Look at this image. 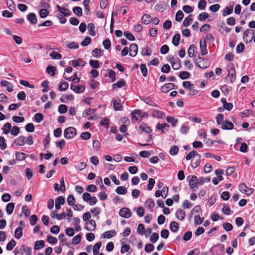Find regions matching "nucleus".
<instances>
[{
    "label": "nucleus",
    "instance_id": "2eb2a0df",
    "mask_svg": "<svg viewBox=\"0 0 255 255\" xmlns=\"http://www.w3.org/2000/svg\"><path fill=\"white\" fill-rule=\"evenodd\" d=\"M176 217L180 221H183L185 218V212L181 209H178L175 213Z\"/></svg>",
    "mask_w": 255,
    "mask_h": 255
},
{
    "label": "nucleus",
    "instance_id": "8fccbe9b",
    "mask_svg": "<svg viewBox=\"0 0 255 255\" xmlns=\"http://www.w3.org/2000/svg\"><path fill=\"white\" fill-rule=\"evenodd\" d=\"M89 64L92 68H98L100 67L99 62L97 60H90Z\"/></svg>",
    "mask_w": 255,
    "mask_h": 255
},
{
    "label": "nucleus",
    "instance_id": "09e8293b",
    "mask_svg": "<svg viewBox=\"0 0 255 255\" xmlns=\"http://www.w3.org/2000/svg\"><path fill=\"white\" fill-rule=\"evenodd\" d=\"M69 86V84L67 82H62L58 87V90L60 91H64L66 90Z\"/></svg>",
    "mask_w": 255,
    "mask_h": 255
},
{
    "label": "nucleus",
    "instance_id": "a19ab883",
    "mask_svg": "<svg viewBox=\"0 0 255 255\" xmlns=\"http://www.w3.org/2000/svg\"><path fill=\"white\" fill-rule=\"evenodd\" d=\"M102 50L100 49L95 48L92 51V55L93 57L99 58L101 56Z\"/></svg>",
    "mask_w": 255,
    "mask_h": 255
},
{
    "label": "nucleus",
    "instance_id": "603ef678",
    "mask_svg": "<svg viewBox=\"0 0 255 255\" xmlns=\"http://www.w3.org/2000/svg\"><path fill=\"white\" fill-rule=\"evenodd\" d=\"M192 237V233L191 231H187L184 234L183 239L184 241L187 242L190 240Z\"/></svg>",
    "mask_w": 255,
    "mask_h": 255
},
{
    "label": "nucleus",
    "instance_id": "dca6fc26",
    "mask_svg": "<svg viewBox=\"0 0 255 255\" xmlns=\"http://www.w3.org/2000/svg\"><path fill=\"white\" fill-rule=\"evenodd\" d=\"M27 19L32 24H35L37 23V17L34 13H29L27 15Z\"/></svg>",
    "mask_w": 255,
    "mask_h": 255
},
{
    "label": "nucleus",
    "instance_id": "412c9836",
    "mask_svg": "<svg viewBox=\"0 0 255 255\" xmlns=\"http://www.w3.org/2000/svg\"><path fill=\"white\" fill-rule=\"evenodd\" d=\"M11 128V124L9 123H5L3 125V126L2 128L3 133H4L5 134H7L9 132Z\"/></svg>",
    "mask_w": 255,
    "mask_h": 255
},
{
    "label": "nucleus",
    "instance_id": "f8f14e48",
    "mask_svg": "<svg viewBox=\"0 0 255 255\" xmlns=\"http://www.w3.org/2000/svg\"><path fill=\"white\" fill-rule=\"evenodd\" d=\"M138 51L137 45L136 44L132 43L129 47V55L131 57L135 56Z\"/></svg>",
    "mask_w": 255,
    "mask_h": 255
},
{
    "label": "nucleus",
    "instance_id": "bb28decb",
    "mask_svg": "<svg viewBox=\"0 0 255 255\" xmlns=\"http://www.w3.org/2000/svg\"><path fill=\"white\" fill-rule=\"evenodd\" d=\"M203 38H201L200 41V47L202 55L204 56L208 53L207 45H202Z\"/></svg>",
    "mask_w": 255,
    "mask_h": 255
},
{
    "label": "nucleus",
    "instance_id": "0eeeda50",
    "mask_svg": "<svg viewBox=\"0 0 255 255\" xmlns=\"http://www.w3.org/2000/svg\"><path fill=\"white\" fill-rule=\"evenodd\" d=\"M234 128V124L227 120H226L224 121V123L221 126V128L224 130H231L233 129Z\"/></svg>",
    "mask_w": 255,
    "mask_h": 255
},
{
    "label": "nucleus",
    "instance_id": "39448f33",
    "mask_svg": "<svg viewBox=\"0 0 255 255\" xmlns=\"http://www.w3.org/2000/svg\"><path fill=\"white\" fill-rule=\"evenodd\" d=\"M156 128L158 130H160L162 133H165L169 130V125L166 123H158L156 125Z\"/></svg>",
    "mask_w": 255,
    "mask_h": 255
},
{
    "label": "nucleus",
    "instance_id": "2f4dec72",
    "mask_svg": "<svg viewBox=\"0 0 255 255\" xmlns=\"http://www.w3.org/2000/svg\"><path fill=\"white\" fill-rule=\"evenodd\" d=\"M23 235L22 233V229L21 227H17L14 232V237L15 238L19 239H20Z\"/></svg>",
    "mask_w": 255,
    "mask_h": 255
},
{
    "label": "nucleus",
    "instance_id": "cd10ccee",
    "mask_svg": "<svg viewBox=\"0 0 255 255\" xmlns=\"http://www.w3.org/2000/svg\"><path fill=\"white\" fill-rule=\"evenodd\" d=\"M200 212H201V209L200 205L195 206L190 212L189 215V219L190 220L192 218L194 214L198 213Z\"/></svg>",
    "mask_w": 255,
    "mask_h": 255
},
{
    "label": "nucleus",
    "instance_id": "6e6d98bb",
    "mask_svg": "<svg viewBox=\"0 0 255 255\" xmlns=\"http://www.w3.org/2000/svg\"><path fill=\"white\" fill-rule=\"evenodd\" d=\"M183 16L184 13L181 10H178L176 14L175 20L179 22L182 20Z\"/></svg>",
    "mask_w": 255,
    "mask_h": 255
},
{
    "label": "nucleus",
    "instance_id": "0e129e2a",
    "mask_svg": "<svg viewBox=\"0 0 255 255\" xmlns=\"http://www.w3.org/2000/svg\"><path fill=\"white\" fill-rule=\"evenodd\" d=\"M189 130V127L186 125V124H184L182 125L181 128L180 129V132L182 134H186L188 133Z\"/></svg>",
    "mask_w": 255,
    "mask_h": 255
},
{
    "label": "nucleus",
    "instance_id": "de8ad7c7",
    "mask_svg": "<svg viewBox=\"0 0 255 255\" xmlns=\"http://www.w3.org/2000/svg\"><path fill=\"white\" fill-rule=\"evenodd\" d=\"M224 115L222 114H219L216 117V122L218 125H220L222 122L224 123Z\"/></svg>",
    "mask_w": 255,
    "mask_h": 255
},
{
    "label": "nucleus",
    "instance_id": "393cba45",
    "mask_svg": "<svg viewBox=\"0 0 255 255\" xmlns=\"http://www.w3.org/2000/svg\"><path fill=\"white\" fill-rule=\"evenodd\" d=\"M195 48H197V47L193 44H192L189 46V49L188 50V54L190 57L193 58L195 56L194 50Z\"/></svg>",
    "mask_w": 255,
    "mask_h": 255
},
{
    "label": "nucleus",
    "instance_id": "9b49d317",
    "mask_svg": "<svg viewBox=\"0 0 255 255\" xmlns=\"http://www.w3.org/2000/svg\"><path fill=\"white\" fill-rule=\"evenodd\" d=\"M65 203V198L64 197L60 196L58 197L55 200V208L57 210L61 208V205Z\"/></svg>",
    "mask_w": 255,
    "mask_h": 255
},
{
    "label": "nucleus",
    "instance_id": "9d476101",
    "mask_svg": "<svg viewBox=\"0 0 255 255\" xmlns=\"http://www.w3.org/2000/svg\"><path fill=\"white\" fill-rule=\"evenodd\" d=\"M86 224L87 226L85 227V229L87 231H93L95 230L96 224V222L94 220H90L88 221Z\"/></svg>",
    "mask_w": 255,
    "mask_h": 255
},
{
    "label": "nucleus",
    "instance_id": "864d4df0",
    "mask_svg": "<svg viewBox=\"0 0 255 255\" xmlns=\"http://www.w3.org/2000/svg\"><path fill=\"white\" fill-rule=\"evenodd\" d=\"M247 189L248 187L244 183H241L239 185V189L242 193H247Z\"/></svg>",
    "mask_w": 255,
    "mask_h": 255
},
{
    "label": "nucleus",
    "instance_id": "338daca9",
    "mask_svg": "<svg viewBox=\"0 0 255 255\" xmlns=\"http://www.w3.org/2000/svg\"><path fill=\"white\" fill-rule=\"evenodd\" d=\"M159 239V235L156 233H153L150 237V241L155 243Z\"/></svg>",
    "mask_w": 255,
    "mask_h": 255
},
{
    "label": "nucleus",
    "instance_id": "69168bd1",
    "mask_svg": "<svg viewBox=\"0 0 255 255\" xmlns=\"http://www.w3.org/2000/svg\"><path fill=\"white\" fill-rule=\"evenodd\" d=\"M209 16V15L208 13L204 12H202L200 14H199L198 16V20L200 21H204Z\"/></svg>",
    "mask_w": 255,
    "mask_h": 255
},
{
    "label": "nucleus",
    "instance_id": "473e14b6",
    "mask_svg": "<svg viewBox=\"0 0 255 255\" xmlns=\"http://www.w3.org/2000/svg\"><path fill=\"white\" fill-rule=\"evenodd\" d=\"M233 6H226L223 10V15L225 16L227 15H230L233 12Z\"/></svg>",
    "mask_w": 255,
    "mask_h": 255
},
{
    "label": "nucleus",
    "instance_id": "4468645a",
    "mask_svg": "<svg viewBox=\"0 0 255 255\" xmlns=\"http://www.w3.org/2000/svg\"><path fill=\"white\" fill-rule=\"evenodd\" d=\"M225 109L227 111H231L233 108V105L231 103H228L225 98H223L221 100Z\"/></svg>",
    "mask_w": 255,
    "mask_h": 255
},
{
    "label": "nucleus",
    "instance_id": "680f3d73",
    "mask_svg": "<svg viewBox=\"0 0 255 255\" xmlns=\"http://www.w3.org/2000/svg\"><path fill=\"white\" fill-rule=\"evenodd\" d=\"M124 35L130 41H133L135 39L134 36L129 31H125L124 33Z\"/></svg>",
    "mask_w": 255,
    "mask_h": 255
},
{
    "label": "nucleus",
    "instance_id": "052dcab7",
    "mask_svg": "<svg viewBox=\"0 0 255 255\" xmlns=\"http://www.w3.org/2000/svg\"><path fill=\"white\" fill-rule=\"evenodd\" d=\"M89 83L93 89H96L99 85V83L94 79H91Z\"/></svg>",
    "mask_w": 255,
    "mask_h": 255
},
{
    "label": "nucleus",
    "instance_id": "b1692460",
    "mask_svg": "<svg viewBox=\"0 0 255 255\" xmlns=\"http://www.w3.org/2000/svg\"><path fill=\"white\" fill-rule=\"evenodd\" d=\"M180 40V35L179 33H176L174 35L172 38V44L175 46H177L179 44V41Z\"/></svg>",
    "mask_w": 255,
    "mask_h": 255
},
{
    "label": "nucleus",
    "instance_id": "49530a36",
    "mask_svg": "<svg viewBox=\"0 0 255 255\" xmlns=\"http://www.w3.org/2000/svg\"><path fill=\"white\" fill-rule=\"evenodd\" d=\"M15 245V241L13 239H11L10 241L7 244L6 249L7 251H11L13 249Z\"/></svg>",
    "mask_w": 255,
    "mask_h": 255
},
{
    "label": "nucleus",
    "instance_id": "c756f323",
    "mask_svg": "<svg viewBox=\"0 0 255 255\" xmlns=\"http://www.w3.org/2000/svg\"><path fill=\"white\" fill-rule=\"evenodd\" d=\"M145 203L147 205V207L148 208L150 212H152V208L154 206V202L152 199H148L147 200Z\"/></svg>",
    "mask_w": 255,
    "mask_h": 255
},
{
    "label": "nucleus",
    "instance_id": "a18cd8bd",
    "mask_svg": "<svg viewBox=\"0 0 255 255\" xmlns=\"http://www.w3.org/2000/svg\"><path fill=\"white\" fill-rule=\"evenodd\" d=\"M16 158L18 160H24L26 156H28V155L27 154H26L25 153L23 152H17L15 154Z\"/></svg>",
    "mask_w": 255,
    "mask_h": 255
},
{
    "label": "nucleus",
    "instance_id": "13d9d810",
    "mask_svg": "<svg viewBox=\"0 0 255 255\" xmlns=\"http://www.w3.org/2000/svg\"><path fill=\"white\" fill-rule=\"evenodd\" d=\"M65 235L64 234H60L59 236V239L60 240V244L62 246L67 245V239L64 238Z\"/></svg>",
    "mask_w": 255,
    "mask_h": 255
},
{
    "label": "nucleus",
    "instance_id": "7c9ffc66",
    "mask_svg": "<svg viewBox=\"0 0 255 255\" xmlns=\"http://www.w3.org/2000/svg\"><path fill=\"white\" fill-rule=\"evenodd\" d=\"M181 60L179 59L178 57L175 58V63L172 64V68L174 70H178L181 68Z\"/></svg>",
    "mask_w": 255,
    "mask_h": 255
},
{
    "label": "nucleus",
    "instance_id": "79ce46f5",
    "mask_svg": "<svg viewBox=\"0 0 255 255\" xmlns=\"http://www.w3.org/2000/svg\"><path fill=\"white\" fill-rule=\"evenodd\" d=\"M116 192L119 194L125 195L127 192V189L123 186H119L116 189Z\"/></svg>",
    "mask_w": 255,
    "mask_h": 255
},
{
    "label": "nucleus",
    "instance_id": "7ed1b4c3",
    "mask_svg": "<svg viewBox=\"0 0 255 255\" xmlns=\"http://www.w3.org/2000/svg\"><path fill=\"white\" fill-rule=\"evenodd\" d=\"M178 88L175 84L167 83L161 86L160 90L162 93H166L172 89H177Z\"/></svg>",
    "mask_w": 255,
    "mask_h": 255
},
{
    "label": "nucleus",
    "instance_id": "5701e85b",
    "mask_svg": "<svg viewBox=\"0 0 255 255\" xmlns=\"http://www.w3.org/2000/svg\"><path fill=\"white\" fill-rule=\"evenodd\" d=\"M166 120L168 123L171 124L172 127H175L178 123V120L175 119L173 117H167Z\"/></svg>",
    "mask_w": 255,
    "mask_h": 255
},
{
    "label": "nucleus",
    "instance_id": "aec40b11",
    "mask_svg": "<svg viewBox=\"0 0 255 255\" xmlns=\"http://www.w3.org/2000/svg\"><path fill=\"white\" fill-rule=\"evenodd\" d=\"M251 32H252L253 34H254V31L253 30L249 29L246 30L244 32L243 39H244V42L246 43H248L251 42L252 40V38L251 39H250V40H248L247 39H246V37L249 36V35Z\"/></svg>",
    "mask_w": 255,
    "mask_h": 255
},
{
    "label": "nucleus",
    "instance_id": "37998d69",
    "mask_svg": "<svg viewBox=\"0 0 255 255\" xmlns=\"http://www.w3.org/2000/svg\"><path fill=\"white\" fill-rule=\"evenodd\" d=\"M153 116L158 118L162 119L165 117V113L159 110L155 111Z\"/></svg>",
    "mask_w": 255,
    "mask_h": 255
},
{
    "label": "nucleus",
    "instance_id": "423d86ee",
    "mask_svg": "<svg viewBox=\"0 0 255 255\" xmlns=\"http://www.w3.org/2000/svg\"><path fill=\"white\" fill-rule=\"evenodd\" d=\"M228 76L230 77V82L233 83L235 81V80L236 79V71H235V67H234V65L233 64H232V66L231 67V69L230 70L228 69Z\"/></svg>",
    "mask_w": 255,
    "mask_h": 255
},
{
    "label": "nucleus",
    "instance_id": "a878e982",
    "mask_svg": "<svg viewBox=\"0 0 255 255\" xmlns=\"http://www.w3.org/2000/svg\"><path fill=\"white\" fill-rule=\"evenodd\" d=\"M14 204L13 203H9L6 206V212L8 215H11L13 211Z\"/></svg>",
    "mask_w": 255,
    "mask_h": 255
},
{
    "label": "nucleus",
    "instance_id": "f3484780",
    "mask_svg": "<svg viewBox=\"0 0 255 255\" xmlns=\"http://www.w3.org/2000/svg\"><path fill=\"white\" fill-rule=\"evenodd\" d=\"M26 142L25 141V136L23 135L19 136L18 137L16 138L14 141V143L17 145L21 146L24 145Z\"/></svg>",
    "mask_w": 255,
    "mask_h": 255
},
{
    "label": "nucleus",
    "instance_id": "5fc2aeb1",
    "mask_svg": "<svg viewBox=\"0 0 255 255\" xmlns=\"http://www.w3.org/2000/svg\"><path fill=\"white\" fill-rule=\"evenodd\" d=\"M178 147L177 145H173L169 150V153L172 155H175L178 153Z\"/></svg>",
    "mask_w": 255,
    "mask_h": 255
},
{
    "label": "nucleus",
    "instance_id": "774afa93",
    "mask_svg": "<svg viewBox=\"0 0 255 255\" xmlns=\"http://www.w3.org/2000/svg\"><path fill=\"white\" fill-rule=\"evenodd\" d=\"M183 10L186 13H190L193 11V8L188 5H185L182 7Z\"/></svg>",
    "mask_w": 255,
    "mask_h": 255
},
{
    "label": "nucleus",
    "instance_id": "4c0bfd02",
    "mask_svg": "<svg viewBox=\"0 0 255 255\" xmlns=\"http://www.w3.org/2000/svg\"><path fill=\"white\" fill-rule=\"evenodd\" d=\"M190 76V73L187 71H181L180 72L178 75L179 77L182 80L187 79L189 78Z\"/></svg>",
    "mask_w": 255,
    "mask_h": 255
},
{
    "label": "nucleus",
    "instance_id": "4d7b16f0",
    "mask_svg": "<svg viewBox=\"0 0 255 255\" xmlns=\"http://www.w3.org/2000/svg\"><path fill=\"white\" fill-rule=\"evenodd\" d=\"M223 228L227 232H229L232 230L233 227L232 225L228 222H225L223 225Z\"/></svg>",
    "mask_w": 255,
    "mask_h": 255
},
{
    "label": "nucleus",
    "instance_id": "6e6552de",
    "mask_svg": "<svg viewBox=\"0 0 255 255\" xmlns=\"http://www.w3.org/2000/svg\"><path fill=\"white\" fill-rule=\"evenodd\" d=\"M119 215L122 217L128 218L131 216V213L128 209L123 208L120 210Z\"/></svg>",
    "mask_w": 255,
    "mask_h": 255
},
{
    "label": "nucleus",
    "instance_id": "1a4fd4ad",
    "mask_svg": "<svg viewBox=\"0 0 255 255\" xmlns=\"http://www.w3.org/2000/svg\"><path fill=\"white\" fill-rule=\"evenodd\" d=\"M70 88L76 93H81L84 92L85 89V87L81 85H74L73 84H71Z\"/></svg>",
    "mask_w": 255,
    "mask_h": 255
},
{
    "label": "nucleus",
    "instance_id": "ea45409f",
    "mask_svg": "<svg viewBox=\"0 0 255 255\" xmlns=\"http://www.w3.org/2000/svg\"><path fill=\"white\" fill-rule=\"evenodd\" d=\"M204 220V218L203 217H200L199 215H197L194 217V224H201L203 222Z\"/></svg>",
    "mask_w": 255,
    "mask_h": 255
},
{
    "label": "nucleus",
    "instance_id": "c9c22d12",
    "mask_svg": "<svg viewBox=\"0 0 255 255\" xmlns=\"http://www.w3.org/2000/svg\"><path fill=\"white\" fill-rule=\"evenodd\" d=\"M102 246V243L101 242H99L96 243L93 247V253L94 255H96L99 254V250Z\"/></svg>",
    "mask_w": 255,
    "mask_h": 255
},
{
    "label": "nucleus",
    "instance_id": "72a5a7b5",
    "mask_svg": "<svg viewBox=\"0 0 255 255\" xmlns=\"http://www.w3.org/2000/svg\"><path fill=\"white\" fill-rule=\"evenodd\" d=\"M88 28L89 30V34L91 36H95L96 35V31L95 30V25L93 23L91 22L88 24Z\"/></svg>",
    "mask_w": 255,
    "mask_h": 255
},
{
    "label": "nucleus",
    "instance_id": "c85d7f7f",
    "mask_svg": "<svg viewBox=\"0 0 255 255\" xmlns=\"http://www.w3.org/2000/svg\"><path fill=\"white\" fill-rule=\"evenodd\" d=\"M126 83L125 81L123 79L121 80L120 81H119L117 83L113 84L112 85V87L113 89H115L117 87L118 88H122L125 86H126Z\"/></svg>",
    "mask_w": 255,
    "mask_h": 255
},
{
    "label": "nucleus",
    "instance_id": "e433bc0d",
    "mask_svg": "<svg viewBox=\"0 0 255 255\" xmlns=\"http://www.w3.org/2000/svg\"><path fill=\"white\" fill-rule=\"evenodd\" d=\"M44 246V242L43 240L37 241L35 243V245L34 247L35 250H39Z\"/></svg>",
    "mask_w": 255,
    "mask_h": 255
},
{
    "label": "nucleus",
    "instance_id": "4be33fe9",
    "mask_svg": "<svg viewBox=\"0 0 255 255\" xmlns=\"http://www.w3.org/2000/svg\"><path fill=\"white\" fill-rule=\"evenodd\" d=\"M85 65V61L81 58H78L76 60L72 61V65L76 67L77 66H82Z\"/></svg>",
    "mask_w": 255,
    "mask_h": 255
},
{
    "label": "nucleus",
    "instance_id": "3c124183",
    "mask_svg": "<svg viewBox=\"0 0 255 255\" xmlns=\"http://www.w3.org/2000/svg\"><path fill=\"white\" fill-rule=\"evenodd\" d=\"M55 68L54 66H48L46 68V72L49 74H51V76L55 75Z\"/></svg>",
    "mask_w": 255,
    "mask_h": 255
},
{
    "label": "nucleus",
    "instance_id": "e2e57ef3",
    "mask_svg": "<svg viewBox=\"0 0 255 255\" xmlns=\"http://www.w3.org/2000/svg\"><path fill=\"white\" fill-rule=\"evenodd\" d=\"M207 2L205 0H200L198 4V7L200 10H204L206 8Z\"/></svg>",
    "mask_w": 255,
    "mask_h": 255
},
{
    "label": "nucleus",
    "instance_id": "bf43d9fd",
    "mask_svg": "<svg viewBox=\"0 0 255 255\" xmlns=\"http://www.w3.org/2000/svg\"><path fill=\"white\" fill-rule=\"evenodd\" d=\"M67 110L68 108L65 105H60L58 107V112L61 114L66 113Z\"/></svg>",
    "mask_w": 255,
    "mask_h": 255
},
{
    "label": "nucleus",
    "instance_id": "f257e3e1",
    "mask_svg": "<svg viewBox=\"0 0 255 255\" xmlns=\"http://www.w3.org/2000/svg\"><path fill=\"white\" fill-rule=\"evenodd\" d=\"M195 65L201 69H206L210 66V63L207 59L200 56L195 59Z\"/></svg>",
    "mask_w": 255,
    "mask_h": 255
},
{
    "label": "nucleus",
    "instance_id": "f704fd0d",
    "mask_svg": "<svg viewBox=\"0 0 255 255\" xmlns=\"http://www.w3.org/2000/svg\"><path fill=\"white\" fill-rule=\"evenodd\" d=\"M113 106L115 111H121L123 108L122 105L117 100H113Z\"/></svg>",
    "mask_w": 255,
    "mask_h": 255
},
{
    "label": "nucleus",
    "instance_id": "6ab92c4d",
    "mask_svg": "<svg viewBox=\"0 0 255 255\" xmlns=\"http://www.w3.org/2000/svg\"><path fill=\"white\" fill-rule=\"evenodd\" d=\"M116 235V232L115 230H110L105 232L102 236L104 238L110 239L114 236Z\"/></svg>",
    "mask_w": 255,
    "mask_h": 255
},
{
    "label": "nucleus",
    "instance_id": "f03ea898",
    "mask_svg": "<svg viewBox=\"0 0 255 255\" xmlns=\"http://www.w3.org/2000/svg\"><path fill=\"white\" fill-rule=\"evenodd\" d=\"M76 129L73 127H68L64 130V136L66 138H73L76 135Z\"/></svg>",
    "mask_w": 255,
    "mask_h": 255
},
{
    "label": "nucleus",
    "instance_id": "a211bd4d",
    "mask_svg": "<svg viewBox=\"0 0 255 255\" xmlns=\"http://www.w3.org/2000/svg\"><path fill=\"white\" fill-rule=\"evenodd\" d=\"M170 230L173 233H176L179 229V223L175 221H172L170 223L169 226Z\"/></svg>",
    "mask_w": 255,
    "mask_h": 255
},
{
    "label": "nucleus",
    "instance_id": "ddd939ff",
    "mask_svg": "<svg viewBox=\"0 0 255 255\" xmlns=\"http://www.w3.org/2000/svg\"><path fill=\"white\" fill-rule=\"evenodd\" d=\"M56 7L59 12H61L60 14H62L64 16H68L71 15V12L68 9L60 6L59 5H57Z\"/></svg>",
    "mask_w": 255,
    "mask_h": 255
},
{
    "label": "nucleus",
    "instance_id": "58836bf2",
    "mask_svg": "<svg viewBox=\"0 0 255 255\" xmlns=\"http://www.w3.org/2000/svg\"><path fill=\"white\" fill-rule=\"evenodd\" d=\"M73 12L78 16H81L82 15V9L79 6H75L73 8Z\"/></svg>",
    "mask_w": 255,
    "mask_h": 255
},
{
    "label": "nucleus",
    "instance_id": "20e7f679",
    "mask_svg": "<svg viewBox=\"0 0 255 255\" xmlns=\"http://www.w3.org/2000/svg\"><path fill=\"white\" fill-rule=\"evenodd\" d=\"M131 114H132L131 120H132V122H137L139 119V118H140L141 119L143 117L141 112L138 110H134L131 113Z\"/></svg>",
    "mask_w": 255,
    "mask_h": 255
},
{
    "label": "nucleus",
    "instance_id": "c03bdc74",
    "mask_svg": "<svg viewBox=\"0 0 255 255\" xmlns=\"http://www.w3.org/2000/svg\"><path fill=\"white\" fill-rule=\"evenodd\" d=\"M192 16V14L189 15L188 17H187L183 22V25L184 27H188L191 24V22L192 21L193 19L190 17Z\"/></svg>",
    "mask_w": 255,
    "mask_h": 255
}]
</instances>
